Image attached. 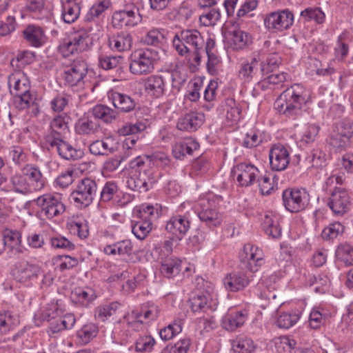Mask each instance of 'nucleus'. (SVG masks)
I'll return each mask as SVG.
<instances>
[{
    "instance_id": "nucleus-1",
    "label": "nucleus",
    "mask_w": 353,
    "mask_h": 353,
    "mask_svg": "<svg viewBox=\"0 0 353 353\" xmlns=\"http://www.w3.org/2000/svg\"><path fill=\"white\" fill-rule=\"evenodd\" d=\"M307 100L306 89L302 85L295 83L279 96L274 101V108L283 117L296 120L305 112Z\"/></svg>"
},
{
    "instance_id": "nucleus-2",
    "label": "nucleus",
    "mask_w": 353,
    "mask_h": 353,
    "mask_svg": "<svg viewBox=\"0 0 353 353\" xmlns=\"http://www.w3.org/2000/svg\"><path fill=\"white\" fill-rule=\"evenodd\" d=\"M204 44L201 32L195 29L183 30L175 34L172 39V46L179 55L197 63L200 62V52Z\"/></svg>"
},
{
    "instance_id": "nucleus-3",
    "label": "nucleus",
    "mask_w": 353,
    "mask_h": 353,
    "mask_svg": "<svg viewBox=\"0 0 353 353\" xmlns=\"http://www.w3.org/2000/svg\"><path fill=\"white\" fill-rule=\"evenodd\" d=\"M8 85L10 93L18 99L21 109L34 104L35 97L30 92V81L24 73L17 72L10 75Z\"/></svg>"
},
{
    "instance_id": "nucleus-4",
    "label": "nucleus",
    "mask_w": 353,
    "mask_h": 353,
    "mask_svg": "<svg viewBox=\"0 0 353 353\" xmlns=\"http://www.w3.org/2000/svg\"><path fill=\"white\" fill-rule=\"evenodd\" d=\"M157 52L150 48H139L133 51L130 57L129 70L136 76L152 73L154 69Z\"/></svg>"
},
{
    "instance_id": "nucleus-5",
    "label": "nucleus",
    "mask_w": 353,
    "mask_h": 353,
    "mask_svg": "<svg viewBox=\"0 0 353 353\" xmlns=\"http://www.w3.org/2000/svg\"><path fill=\"white\" fill-rule=\"evenodd\" d=\"M192 210L190 205L181 204L167 221L165 229L179 239H181L190 228Z\"/></svg>"
},
{
    "instance_id": "nucleus-6",
    "label": "nucleus",
    "mask_w": 353,
    "mask_h": 353,
    "mask_svg": "<svg viewBox=\"0 0 353 353\" xmlns=\"http://www.w3.org/2000/svg\"><path fill=\"white\" fill-rule=\"evenodd\" d=\"M34 202L39 209L40 215L49 219L59 216L65 210L62 196L58 193L44 194L37 197Z\"/></svg>"
},
{
    "instance_id": "nucleus-7",
    "label": "nucleus",
    "mask_w": 353,
    "mask_h": 353,
    "mask_svg": "<svg viewBox=\"0 0 353 353\" xmlns=\"http://www.w3.org/2000/svg\"><path fill=\"white\" fill-rule=\"evenodd\" d=\"M142 21V14L133 2L125 1L122 10L116 11L112 15L114 26L131 28L137 26Z\"/></svg>"
},
{
    "instance_id": "nucleus-8",
    "label": "nucleus",
    "mask_w": 353,
    "mask_h": 353,
    "mask_svg": "<svg viewBox=\"0 0 353 353\" xmlns=\"http://www.w3.org/2000/svg\"><path fill=\"white\" fill-rule=\"evenodd\" d=\"M97 190L96 181L91 178H83L79 181L72 198L77 207L85 208L92 203Z\"/></svg>"
},
{
    "instance_id": "nucleus-9",
    "label": "nucleus",
    "mask_w": 353,
    "mask_h": 353,
    "mask_svg": "<svg viewBox=\"0 0 353 353\" xmlns=\"http://www.w3.org/2000/svg\"><path fill=\"white\" fill-rule=\"evenodd\" d=\"M88 37L84 30L70 32L59 45L60 52L66 57L85 50L88 46Z\"/></svg>"
},
{
    "instance_id": "nucleus-10",
    "label": "nucleus",
    "mask_w": 353,
    "mask_h": 353,
    "mask_svg": "<svg viewBox=\"0 0 353 353\" xmlns=\"http://www.w3.org/2000/svg\"><path fill=\"white\" fill-rule=\"evenodd\" d=\"M294 19V14L289 10L272 12L265 17L264 26L271 32H281L292 26Z\"/></svg>"
},
{
    "instance_id": "nucleus-11",
    "label": "nucleus",
    "mask_w": 353,
    "mask_h": 353,
    "mask_svg": "<svg viewBox=\"0 0 353 353\" xmlns=\"http://www.w3.org/2000/svg\"><path fill=\"white\" fill-rule=\"evenodd\" d=\"M160 312L159 306L154 303L148 302L141 310H134L125 316L127 323L134 330H139L143 322H149L157 319Z\"/></svg>"
},
{
    "instance_id": "nucleus-12",
    "label": "nucleus",
    "mask_w": 353,
    "mask_h": 353,
    "mask_svg": "<svg viewBox=\"0 0 353 353\" xmlns=\"http://www.w3.org/2000/svg\"><path fill=\"white\" fill-rule=\"evenodd\" d=\"M242 265L251 272H257L264 264V254L261 249L252 244H245L239 253Z\"/></svg>"
},
{
    "instance_id": "nucleus-13",
    "label": "nucleus",
    "mask_w": 353,
    "mask_h": 353,
    "mask_svg": "<svg viewBox=\"0 0 353 353\" xmlns=\"http://www.w3.org/2000/svg\"><path fill=\"white\" fill-rule=\"evenodd\" d=\"M156 182V179L152 170L131 171L127 177L126 185L133 190L145 192L151 188Z\"/></svg>"
},
{
    "instance_id": "nucleus-14",
    "label": "nucleus",
    "mask_w": 353,
    "mask_h": 353,
    "mask_svg": "<svg viewBox=\"0 0 353 353\" xmlns=\"http://www.w3.org/2000/svg\"><path fill=\"white\" fill-rule=\"evenodd\" d=\"M353 134V124L348 119L339 122L332 135V148L335 152H341L350 145V139Z\"/></svg>"
},
{
    "instance_id": "nucleus-15",
    "label": "nucleus",
    "mask_w": 353,
    "mask_h": 353,
    "mask_svg": "<svg viewBox=\"0 0 353 353\" xmlns=\"http://www.w3.org/2000/svg\"><path fill=\"white\" fill-rule=\"evenodd\" d=\"M88 70L86 62L81 59H77L64 67L62 77L69 86L80 85L83 84Z\"/></svg>"
},
{
    "instance_id": "nucleus-16",
    "label": "nucleus",
    "mask_w": 353,
    "mask_h": 353,
    "mask_svg": "<svg viewBox=\"0 0 353 353\" xmlns=\"http://www.w3.org/2000/svg\"><path fill=\"white\" fill-rule=\"evenodd\" d=\"M285 208L291 212H298L309 203V194L304 189H287L283 192Z\"/></svg>"
},
{
    "instance_id": "nucleus-17",
    "label": "nucleus",
    "mask_w": 353,
    "mask_h": 353,
    "mask_svg": "<svg viewBox=\"0 0 353 353\" xmlns=\"http://www.w3.org/2000/svg\"><path fill=\"white\" fill-rule=\"evenodd\" d=\"M262 74L267 70L264 61L259 52H255L248 59L243 61L239 70V77L245 82H250L258 74L259 69Z\"/></svg>"
},
{
    "instance_id": "nucleus-18",
    "label": "nucleus",
    "mask_w": 353,
    "mask_h": 353,
    "mask_svg": "<svg viewBox=\"0 0 353 353\" xmlns=\"http://www.w3.org/2000/svg\"><path fill=\"white\" fill-rule=\"evenodd\" d=\"M232 174L241 186H250L260 176L259 170L250 163H241L235 165Z\"/></svg>"
},
{
    "instance_id": "nucleus-19",
    "label": "nucleus",
    "mask_w": 353,
    "mask_h": 353,
    "mask_svg": "<svg viewBox=\"0 0 353 353\" xmlns=\"http://www.w3.org/2000/svg\"><path fill=\"white\" fill-rule=\"evenodd\" d=\"M270 167L273 170L283 171L290 163V147L281 143L272 145L269 152Z\"/></svg>"
},
{
    "instance_id": "nucleus-20",
    "label": "nucleus",
    "mask_w": 353,
    "mask_h": 353,
    "mask_svg": "<svg viewBox=\"0 0 353 353\" xmlns=\"http://www.w3.org/2000/svg\"><path fill=\"white\" fill-rule=\"evenodd\" d=\"M217 305L216 294L212 288L198 294L191 301V307L194 312L206 311L207 310L214 311L216 309Z\"/></svg>"
},
{
    "instance_id": "nucleus-21",
    "label": "nucleus",
    "mask_w": 353,
    "mask_h": 353,
    "mask_svg": "<svg viewBox=\"0 0 353 353\" xmlns=\"http://www.w3.org/2000/svg\"><path fill=\"white\" fill-rule=\"evenodd\" d=\"M21 172L27 178L34 192L41 191L46 187L47 179L37 165L28 163L22 168Z\"/></svg>"
},
{
    "instance_id": "nucleus-22",
    "label": "nucleus",
    "mask_w": 353,
    "mask_h": 353,
    "mask_svg": "<svg viewBox=\"0 0 353 353\" xmlns=\"http://www.w3.org/2000/svg\"><path fill=\"white\" fill-rule=\"evenodd\" d=\"M145 92L150 97L159 99L167 91V83L165 77L159 74H153L147 77L143 82Z\"/></svg>"
},
{
    "instance_id": "nucleus-23",
    "label": "nucleus",
    "mask_w": 353,
    "mask_h": 353,
    "mask_svg": "<svg viewBox=\"0 0 353 353\" xmlns=\"http://www.w3.org/2000/svg\"><path fill=\"white\" fill-rule=\"evenodd\" d=\"M68 117L66 115H58L50 122V130L44 137L45 143H52L59 138H63L68 132Z\"/></svg>"
},
{
    "instance_id": "nucleus-24",
    "label": "nucleus",
    "mask_w": 353,
    "mask_h": 353,
    "mask_svg": "<svg viewBox=\"0 0 353 353\" xmlns=\"http://www.w3.org/2000/svg\"><path fill=\"white\" fill-rule=\"evenodd\" d=\"M63 138H59V141L54 140L52 143H46L52 149H56L59 155L66 160H77L83 157V152L81 150L76 149L70 143L63 140Z\"/></svg>"
},
{
    "instance_id": "nucleus-25",
    "label": "nucleus",
    "mask_w": 353,
    "mask_h": 353,
    "mask_svg": "<svg viewBox=\"0 0 353 353\" xmlns=\"http://www.w3.org/2000/svg\"><path fill=\"white\" fill-rule=\"evenodd\" d=\"M250 282V279L243 272H233L227 274L223 279V284L228 291L243 290Z\"/></svg>"
},
{
    "instance_id": "nucleus-26",
    "label": "nucleus",
    "mask_w": 353,
    "mask_h": 353,
    "mask_svg": "<svg viewBox=\"0 0 353 353\" xmlns=\"http://www.w3.org/2000/svg\"><path fill=\"white\" fill-rule=\"evenodd\" d=\"M205 121V116L201 112H192L180 117L176 127L179 130L195 131L200 128Z\"/></svg>"
},
{
    "instance_id": "nucleus-27",
    "label": "nucleus",
    "mask_w": 353,
    "mask_h": 353,
    "mask_svg": "<svg viewBox=\"0 0 353 353\" xmlns=\"http://www.w3.org/2000/svg\"><path fill=\"white\" fill-rule=\"evenodd\" d=\"M26 42L31 46L39 48L47 42V37L43 30L37 26H28L23 31Z\"/></svg>"
},
{
    "instance_id": "nucleus-28",
    "label": "nucleus",
    "mask_w": 353,
    "mask_h": 353,
    "mask_svg": "<svg viewBox=\"0 0 353 353\" xmlns=\"http://www.w3.org/2000/svg\"><path fill=\"white\" fill-rule=\"evenodd\" d=\"M350 197L345 189L336 188L332 192V212L336 215H343L349 209Z\"/></svg>"
},
{
    "instance_id": "nucleus-29",
    "label": "nucleus",
    "mask_w": 353,
    "mask_h": 353,
    "mask_svg": "<svg viewBox=\"0 0 353 353\" xmlns=\"http://www.w3.org/2000/svg\"><path fill=\"white\" fill-rule=\"evenodd\" d=\"M199 147L196 141L191 137H187L176 141L172 145V152L174 158L180 159L186 154H192Z\"/></svg>"
},
{
    "instance_id": "nucleus-30",
    "label": "nucleus",
    "mask_w": 353,
    "mask_h": 353,
    "mask_svg": "<svg viewBox=\"0 0 353 353\" xmlns=\"http://www.w3.org/2000/svg\"><path fill=\"white\" fill-rule=\"evenodd\" d=\"M248 315L246 310L228 313L223 319V327L228 331H234L244 324Z\"/></svg>"
},
{
    "instance_id": "nucleus-31",
    "label": "nucleus",
    "mask_w": 353,
    "mask_h": 353,
    "mask_svg": "<svg viewBox=\"0 0 353 353\" xmlns=\"http://www.w3.org/2000/svg\"><path fill=\"white\" fill-rule=\"evenodd\" d=\"M117 141L112 137L93 141L89 146L90 152L94 155H108L117 148Z\"/></svg>"
},
{
    "instance_id": "nucleus-32",
    "label": "nucleus",
    "mask_w": 353,
    "mask_h": 353,
    "mask_svg": "<svg viewBox=\"0 0 353 353\" xmlns=\"http://www.w3.org/2000/svg\"><path fill=\"white\" fill-rule=\"evenodd\" d=\"M108 97L114 107L121 112H128L135 108L134 101L125 94L110 91L108 93Z\"/></svg>"
},
{
    "instance_id": "nucleus-33",
    "label": "nucleus",
    "mask_w": 353,
    "mask_h": 353,
    "mask_svg": "<svg viewBox=\"0 0 353 353\" xmlns=\"http://www.w3.org/2000/svg\"><path fill=\"white\" fill-rule=\"evenodd\" d=\"M279 220V216L272 212L266 213L262 219L263 230L273 239H278L281 236L282 231Z\"/></svg>"
},
{
    "instance_id": "nucleus-34",
    "label": "nucleus",
    "mask_w": 353,
    "mask_h": 353,
    "mask_svg": "<svg viewBox=\"0 0 353 353\" xmlns=\"http://www.w3.org/2000/svg\"><path fill=\"white\" fill-rule=\"evenodd\" d=\"M279 277L275 274L263 276L261 281L258 283V287L262 290L261 296L267 299H274L276 294L274 290L279 288Z\"/></svg>"
},
{
    "instance_id": "nucleus-35",
    "label": "nucleus",
    "mask_w": 353,
    "mask_h": 353,
    "mask_svg": "<svg viewBox=\"0 0 353 353\" xmlns=\"http://www.w3.org/2000/svg\"><path fill=\"white\" fill-rule=\"evenodd\" d=\"M41 273L40 268L27 261L21 262L17 267L14 276L19 282H26L37 277Z\"/></svg>"
},
{
    "instance_id": "nucleus-36",
    "label": "nucleus",
    "mask_w": 353,
    "mask_h": 353,
    "mask_svg": "<svg viewBox=\"0 0 353 353\" xmlns=\"http://www.w3.org/2000/svg\"><path fill=\"white\" fill-rule=\"evenodd\" d=\"M229 43L234 50H241L252 43L251 36L246 32L235 28L229 32Z\"/></svg>"
},
{
    "instance_id": "nucleus-37",
    "label": "nucleus",
    "mask_w": 353,
    "mask_h": 353,
    "mask_svg": "<svg viewBox=\"0 0 353 353\" xmlns=\"http://www.w3.org/2000/svg\"><path fill=\"white\" fill-rule=\"evenodd\" d=\"M67 226L71 234L78 236L81 239H85L89 235L88 221L82 216H73L69 219Z\"/></svg>"
},
{
    "instance_id": "nucleus-38",
    "label": "nucleus",
    "mask_w": 353,
    "mask_h": 353,
    "mask_svg": "<svg viewBox=\"0 0 353 353\" xmlns=\"http://www.w3.org/2000/svg\"><path fill=\"white\" fill-rule=\"evenodd\" d=\"M121 307L122 305L117 301L101 304L95 309V319L99 321L105 322L114 316Z\"/></svg>"
},
{
    "instance_id": "nucleus-39",
    "label": "nucleus",
    "mask_w": 353,
    "mask_h": 353,
    "mask_svg": "<svg viewBox=\"0 0 353 353\" xmlns=\"http://www.w3.org/2000/svg\"><path fill=\"white\" fill-rule=\"evenodd\" d=\"M108 45L110 48L117 52H124L130 50L132 46V36L125 32H121L112 36L109 39Z\"/></svg>"
},
{
    "instance_id": "nucleus-40",
    "label": "nucleus",
    "mask_w": 353,
    "mask_h": 353,
    "mask_svg": "<svg viewBox=\"0 0 353 353\" xmlns=\"http://www.w3.org/2000/svg\"><path fill=\"white\" fill-rule=\"evenodd\" d=\"M222 202V198L213 193H208L201 196L195 205L198 216L200 212H208L218 208L220 203Z\"/></svg>"
},
{
    "instance_id": "nucleus-41",
    "label": "nucleus",
    "mask_w": 353,
    "mask_h": 353,
    "mask_svg": "<svg viewBox=\"0 0 353 353\" xmlns=\"http://www.w3.org/2000/svg\"><path fill=\"white\" fill-rule=\"evenodd\" d=\"M132 241L129 239H124L105 246L103 252L107 255L118 254L121 256H126L132 254Z\"/></svg>"
},
{
    "instance_id": "nucleus-42",
    "label": "nucleus",
    "mask_w": 353,
    "mask_h": 353,
    "mask_svg": "<svg viewBox=\"0 0 353 353\" xmlns=\"http://www.w3.org/2000/svg\"><path fill=\"white\" fill-rule=\"evenodd\" d=\"M161 212V206L156 203L142 204L135 211L136 217L143 221H149L152 223L154 220L157 219Z\"/></svg>"
},
{
    "instance_id": "nucleus-43",
    "label": "nucleus",
    "mask_w": 353,
    "mask_h": 353,
    "mask_svg": "<svg viewBox=\"0 0 353 353\" xmlns=\"http://www.w3.org/2000/svg\"><path fill=\"white\" fill-rule=\"evenodd\" d=\"M61 16L64 22L71 23L74 22L80 15V4L77 1L62 0Z\"/></svg>"
},
{
    "instance_id": "nucleus-44",
    "label": "nucleus",
    "mask_w": 353,
    "mask_h": 353,
    "mask_svg": "<svg viewBox=\"0 0 353 353\" xmlns=\"http://www.w3.org/2000/svg\"><path fill=\"white\" fill-rule=\"evenodd\" d=\"M59 311L58 305L55 303H50L46 306L42 307L40 311L34 314V319L35 324L39 326L43 321H50L59 317Z\"/></svg>"
},
{
    "instance_id": "nucleus-45",
    "label": "nucleus",
    "mask_w": 353,
    "mask_h": 353,
    "mask_svg": "<svg viewBox=\"0 0 353 353\" xmlns=\"http://www.w3.org/2000/svg\"><path fill=\"white\" fill-rule=\"evenodd\" d=\"M301 316V312L296 309L282 312L277 317L276 325L280 328L289 329L299 321Z\"/></svg>"
},
{
    "instance_id": "nucleus-46",
    "label": "nucleus",
    "mask_w": 353,
    "mask_h": 353,
    "mask_svg": "<svg viewBox=\"0 0 353 353\" xmlns=\"http://www.w3.org/2000/svg\"><path fill=\"white\" fill-rule=\"evenodd\" d=\"M288 74L285 72L272 74L262 79L259 85L263 90L276 89L283 87V84L287 80Z\"/></svg>"
},
{
    "instance_id": "nucleus-47",
    "label": "nucleus",
    "mask_w": 353,
    "mask_h": 353,
    "mask_svg": "<svg viewBox=\"0 0 353 353\" xmlns=\"http://www.w3.org/2000/svg\"><path fill=\"white\" fill-rule=\"evenodd\" d=\"M92 114L94 118L101 119L107 123H112L117 117V112L114 110L102 104L94 106Z\"/></svg>"
},
{
    "instance_id": "nucleus-48",
    "label": "nucleus",
    "mask_w": 353,
    "mask_h": 353,
    "mask_svg": "<svg viewBox=\"0 0 353 353\" xmlns=\"http://www.w3.org/2000/svg\"><path fill=\"white\" fill-rule=\"evenodd\" d=\"M232 347L236 353H252L256 348L253 340L245 336H237L233 340Z\"/></svg>"
},
{
    "instance_id": "nucleus-49",
    "label": "nucleus",
    "mask_w": 353,
    "mask_h": 353,
    "mask_svg": "<svg viewBox=\"0 0 353 353\" xmlns=\"http://www.w3.org/2000/svg\"><path fill=\"white\" fill-rule=\"evenodd\" d=\"M336 262H340L349 266L353 265V246L349 244H341L335 251Z\"/></svg>"
},
{
    "instance_id": "nucleus-50",
    "label": "nucleus",
    "mask_w": 353,
    "mask_h": 353,
    "mask_svg": "<svg viewBox=\"0 0 353 353\" xmlns=\"http://www.w3.org/2000/svg\"><path fill=\"white\" fill-rule=\"evenodd\" d=\"M10 182L14 190L22 194L33 192V189L27 178L21 173H16L10 178Z\"/></svg>"
},
{
    "instance_id": "nucleus-51",
    "label": "nucleus",
    "mask_w": 353,
    "mask_h": 353,
    "mask_svg": "<svg viewBox=\"0 0 353 353\" xmlns=\"http://www.w3.org/2000/svg\"><path fill=\"white\" fill-rule=\"evenodd\" d=\"M110 0H97L88 11L85 19L87 21H92L99 18L110 6Z\"/></svg>"
},
{
    "instance_id": "nucleus-52",
    "label": "nucleus",
    "mask_w": 353,
    "mask_h": 353,
    "mask_svg": "<svg viewBox=\"0 0 353 353\" xmlns=\"http://www.w3.org/2000/svg\"><path fill=\"white\" fill-rule=\"evenodd\" d=\"M181 270V261L176 258H168L161 262V272L168 278L174 277Z\"/></svg>"
},
{
    "instance_id": "nucleus-53",
    "label": "nucleus",
    "mask_w": 353,
    "mask_h": 353,
    "mask_svg": "<svg viewBox=\"0 0 353 353\" xmlns=\"http://www.w3.org/2000/svg\"><path fill=\"white\" fill-rule=\"evenodd\" d=\"M99 127L98 122L91 118H82L76 124V131L79 134H91L96 132Z\"/></svg>"
},
{
    "instance_id": "nucleus-54",
    "label": "nucleus",
    "mask_w": 353,
    "mask_h": 353,
    "mask_svg": "<svg viewBox=\"0 0 353 353\" xmlns=\"http://www.w3.org/2000/svg\"><path fill=\"white\" fill-rule=\"evenodd\" d=\"M96 298L94 292L90 288H75L72 292V299L82 305H88Z\"/></svg>"
},
{
    "instance_id": "nucleus-55",
    "label": "nucleus",
    "mask_w": 353,
    "mask_h": 353,
    "mask_svg": "<svg viewBox=\"0 0 353 353\" xmlns=\"http://www.w3.org/2000/svg\"><path fill=\"white\" fill-rule=\"evenodd\" d=\"M98 327L94 323L84 325L77 333L79 342L88 344L98 333Z\"/></svg>"
},
{
    "instance_id": "nucleus-56",
    "label": "nucleus",
    "mask_w": 353,
    "mask_h": 353,
    "mask_svg": "<svg viewBox=\"0 0 353 353\" xmlns=\"http://www.w3.org/2000/svg\"><path fill=\"white\" fill-rule=\"evenodd\" d=\"M152 228V223L149 221L138 219L132 226V232L138 239L143 240L151 232Z\"/></svg>"
},
{
    "instance_id": "nucleus-57",
    "label": "nucleus",
    "mask_w": 353,
    "mask_h": 353,
    "mask_svg": "<svg viewBox=\"0 0 353 353\" xmlns=\"http://www.w3.org/2000/svg\"><path fill=\"white\" fill-rule=\"evenodd\" d=\"M166 31L161 28H152L143 37V42L148 46H158L165 39Z\"/></svg>"
},
{
    "instance_id": "nucleus-58",
    "label": "nucleus",
    "mask_w": 353,
    "mask_h": 353,
    "mask_svg": "<svg viewBox=\"0 0 353 353\" xmlns=\"http://www.w3.org/2000/svg\"><path fill=\"white\" fill-rule=\"evenodd\" d=\"M225 117L232 123H236L241 118V110L239 105L233 99H227L225 101Z\"/></svg>"
},
{
    "instance_id": "nucleus-59",
    "label": "nucleus",
    "mask_w": 353,
    "mask_h": 353,
    "mask_svg": "<svg viewBox=\"0 0 353 353\" xmlns=\"http://www.w3.org/2000/svg\"><path fill=\"white\" fill-rule=\"evenodd\" d=\"M182 321L177 319L169 324L167 327L161 329L159 335L161 339L168 341L182 331Z\"/></svg>"
},
{
    "instance_id": "nucleus-60",
    "label": "nucleus",
    "mask_w": 353,
    "mask_h": 353,
    "mask_svg": "<svg viewBox=\"0 0 353 353\" xmlns=\"http://www.w3.org/2000/svg\"><path fill=\"white\" fill-rule=\"evenodd\" d=\"M347 41L348 38L347 33L343 32L340 34L334 48V56L336 59L342 61L347 55L349 50Z\"/></svg>"
},
{
    "instance_id": "nucleus-61",
    "label": "nucleus",
    "mask_w": 353,
    "mask_h": 353,
    "mask_svg": "<svg viewBox=\"0 0 353 353\" xmlns=\"http://www.w3.org/2000/svg\"><path fill=\"white\" fill-rule=\"evenodd\" d=\"M201 221L205 222L209 226H217L222 222V215L219 212L218 209L203 212L199 216Z\"/></svg>"
},
{
    "instance_id": "nucleus-62",
    "label": "nucleus",
    "mask_w": 353,
    "mask_h": 353,
    "mask_svg": "<svg viewBox=\"0 0 353 353\" xmlns=\"http://www.w3.org/2000/svg\"><path fill=\"white\" fill-rule=\"evenodd\" d=\"M262 143V139L259 131L251 130L246 132L241 141L242 146L247 148H252L259 145Z\"/></svg>"
},
{
    "instance_id": "nucleus-63",
    "label": "nucleus",
    "mask_w": 353,
    "mask_h": 353,
    "mask_svg": "<svg viewBox=\"0 0 353 353\" xmlns=\"http://www.w3.org/2000/svg\"><path fill=\"white\" fill-rule=\"evenodd\" d=\"M3 244L1 245L9 248L21 243V235L17 230L6 229L3 232Z\"/></svg>"
},
{
    "instance_id": "nucleus-64",
    "label": "nucleus",
    "mask_w": 353,
    "mask_h": 353,
    "mask_svg": "<svg viewBox=\"0 0 353 353\" xmlns=\"http://www.w3.org/2000/svg\"><path fill=\"white\" fill-rule=\"evenodd\" d=\"M172 87L174 92H179L186 81L187 75L181 68H176L171 72Z\"/></svg>"
}]
</instances>
